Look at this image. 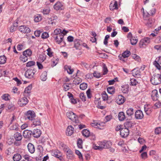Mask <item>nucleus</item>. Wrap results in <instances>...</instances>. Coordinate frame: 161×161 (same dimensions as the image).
Masks as SVG:
<instances>
[{
	"instance_id": "nucleus-1",
	"label": "nucleus",
	"mask_w": 161,
	"mask_h": 161,
	"mask_svg": "<svg viewBox=\"0 0 161 161\" xmlns=\"http://www.w3.org/2000/svg\"><path fill=\"white\" fill-rule=\"evenodd\" d=\"M152 83L154 85H157L161 83L160 75L158 74H155L152 77L151 79Z\"/></svg>"
},
{
	"instance_id": "nucleus-2",
	"label": "nucleus",
	"mask_w": 161,
	"mask_h": 161,
	"mask_svg": "<svg viewBox=\"0 0 161 161\" xmlns=\"http://www.w3.org/2000/svg\"><path fill=\"white\" fill-rule=\"evenodd\" d=\"M67 117L75 123H79V120L78 119L77 116L72 112H68L66 114Z\"/></svg>"
},
{
	"instance_id": "nucleus-3",
	"label": "nucleus",
	"mask_w": 161,
	"mask_h": 161,
	"mask_svg": "<svg viewBox=\"0 0 161 161\" xmlns=\"http://www.w3.org/2000/svg\"><path fill=\"white\" fill-rule=\"evenodd\" d=\"M64 31H65V33H64L63 34H60L59 35L56 36H53L54 38L55 42L58 44H60L61 43L63 42L64 44L65 45V43L63 42L64 35L67 33L68 31L64 30Z\"/></svg>"
},
{
	"instance_id": "nucleus-4",
	"label": "nucleus",
	"mask_w": 161,
	"mask_h": 161,
	"mask_svg": "<svg viewBox=\"0 0 161 161\" xmlns=\"http://www.w3.org/2000/svg\"><path fill=\"white\" fill-rule=\"evenodd\" d=\"M149 38L146 37L142 39L140 42L139 46L140 47H144L148 44L150 42Z\"/></svg>"
},
{
	"instance_id": "nucleus-5",
	"label": "nucleus",
	"mask_w": 161,
	"mask_h": 161,
	"mask_svg": "<svg viewBox=\"0 0 161 161\" xmlns=\"http://www.w3.org/2000/svg\"><path fill=\"white\" fill-rule=\"evenodd\" d=\"M25 117L30 120H32L35 117V114L33 111L29 110L25 114Z\"/></svg>"
},
{
	"instance_id": "nucleus-6",
	"label": "nucleus",
	"mask_w": 161,
	"mask_h": 161,
	"mask_svg": "<svg viewBox=\"0 0 161 161\" xmlns=\"http://www.w3.org/2000/svg\"><path fill=\"white\" fill-rule=\"evenodd\" d=\"M82 42L80 40L75 39L74 41V47L76 49L80 50L82 48Z\"/></svg>"
},
{
	"instance_id": "nucleus-7",
	"label": "nucleus",
	"mask_w": 161,
	"mask_h": 161,
	"mask_svg": "<svg viewBox=\"0 0 161 161\" xmlns=\"http://www.w3.org/2000/svg\"><path fill=\"white\" fill-rule=\"evenodd\" d=\"M35 72V70L34 69H28L26 71L25 76L26 78L31 79L33 77Z\"/></svg>"
},
{
	"instance_id": "nucleus-8",
	"label": "nucleus",
	"mask_w": 161,
	"mask_h": 161,
	"mask_svg": "<svg viewBox=\"0 0 161 161\" xmlns=\"http://www.w3.org/2000/svg\"><path fill=\"white\" fill-rule=\"evenodd\" d=\"M28 102V100L25 97L19 99L18 102V104L21 107L24 106Z\"/></svg>"
},
{
	"instance_id": "nucleus-9",
	"label": "nucleus",
	"mask_w": 161,
	"mask_h": 161,
	"mask_svg": "<svg viewBox=\"0 0 161 161\" xmlns=\"http://www.w3.org/2000/svg\"><path fill=\"white\" fill-rule=\"evenodd\" d=\"M19 30L22 33H28L31 31L30 29L25 25H21L19 28Z\"/></svg>"
},
{
	"instance_id": "nucleus-10",
	"label": "nucleus",
	"mask_w": 161,
	"mask_h": 161,
	"mask_svg": "<svg viewBox=\"0 0 161 161\" xmlns=\"http://www.w3.org/2000/svg\"><path fill=\"white\" fill-rule=\"evenodd\" d=\"M129 130L127 128L122 129L120 130V135L122 137H126L129 134Z\"/></svg>"
},
{
	"instance_id": "nucleus-11",
	"label": "nucleus",
	"mask_w": 161,
	"mask_h": 161,
	"mask_svg": "<svg viewBox=\"0 0 161 161\" xmlns=\"http://www.w3.org/2000/svg\"><path fill=\"white\" fill-rule=\"evenodd\" d=\"M144 116L143 113L140 110H137L135 113V117L136 119H142Z\"/></svg>"
},
{
	"instance_id": "nucleus-12",
	"label": "nucleus",
	"mask_w": 161,
	"mask_h": 161,
	"mask_svg": "<svg viewBox=\"0 0 161 161\" xmlns=\"http://www.w3.org/2000/svg\"><path fill=\"white\" fill-rule=\"evenodd\" d=\"M125 99L124 97L121 95H119L116 99V102L119 105L123 104L125 102Z\"/></svg>"
},
{
	"instance_id": "nucleus-13",
	"label": "nucleus",
	"mask_w": 161,
	"mask_h": 161,
	"mask_svg": "<svg viewBox=\"0 0 161 161\" xmlns=\"http://www.w3.org/2000/svg\"><path fill=\"white\" fill-rule=\"evenodd\" d=\"M31 88V85H29L25 88L23 93L24 96L27 97L29 96Z\"/></svg>"
},
{
	"instance_id": "nucleus-14",
	"label": "nucleus",
	"mask_w": 161,
	"mask_h": 161,
	"mask_svg": "<svg viewBox=\"0 0 161 161\" xmlns=\"http://www.w3.org/2000/svg\"><path fill=\"white\" fill-rule=\"evenodd\" d=\"M74 132V128L71 125L69 126L67 128L66 134L67 135L70 136Z\"/></svg>"
},
{
	"instance_id": "nucleus-15",
	"label": "nucleus",
	"mask_w": 161,
	"mask_h": 161,
	"mask_svg": "<svg viewBox=\"0 0 161 161\" xmlns=\"http://www.w3.org/2000/svg\"><path fill=\"white\" fill-rule=\"evenodd\" d=\"M53 7L54 9L57 10H61L64 9L63 5L59 2H57L55 3Z\"/></svg>"
},
{
	"instance_id": "nucleus-16",
	"label": "nucleus",
	"mask_w": 161,
	"mask_h": 161,
	"mask_svg": "<svg viewBox=\"0 0 161 161\" xmlns=\"http://www.w3.org/2000/svg\"><path fill=\"white\" fill-rule=\"evenodd\" d=\"M151 97L154 101L157 100L158 97V92L156 90H154L152 91Z\"/></svg>"
},
{
	"instance_id": "nucleus-17",
	"label": "nucleus",
	"mask_w": 161,
	"mask_h": 161,
	"mask_svg": "<svg viewBox=\"0 0 161 161\" xmlns=\"http://www.w3.org/2000/svg\"><path fill=\"white\" fill-rule=\"evenodd\" d=\"M32 134L34 137L38 138L40 136L41 134V131L39 129H35L33 131Z\"/></svg>"
},
{
	"instance_id": "nucleus-18",
	"label": "nucleus",
	"mask_w": 161,
	"mask_h": 161,
	"mask_svg": "<svg viewBox=\"0 0 161 161\" xmlns=\"http://www.w3.org/2000/svg\"><path fill=\"white\" fill-rule=\"evenodd\" d=\"M132 74L133 76L137 77H139L141 75L140 72L138 68H136L133 69Z\"/></svg>"
},
{
	"instance_id": "nucleus-19",
	"label": "nucleus",
	"mask_w": 161,
	"mask_h": 161,
	"mask_svg": "<svg viewBox=\"0 0 161 161\" xmlns=\"http://www.w3.org/2000/svg\"><path fill=\"white\" fill-rule=\"evenodd\" d=\"M27 147L29 152L31 153H33L35 151L34 146L31 143H29L27 145Z\"/></svg>"
},
{
	"instance_id": "nucleus-20",
	"label": "nucleus",
	"mask_w": 161,
	"mask_h": 161,
	"mask_svg": "<svg viewBox=\"0 0 161 161\" xmlns=\"http://www.w3.org/2000/svg\"><path fill=\"white\" fill-rule=\"evenodd\" d=\"M121 90L123 93H127L129 90V86L128 85H125L121 86Z\"/></svg>"
},
{
	"instance_id": "nucleus-21",
	"label": "nucleus",
	"mask_w": 161,
	"mask_h": 161,
	"mask_svg": "<svg viewBox=\"0 0 161 161\" xmlns=\"http://www.w3.org/2000/svg\"><path fill=\"white\" fill-rule=\"evenodd\" d=\"M58 145L59 147L62 149H63L64 151H66V149L69 147L64 143L62 142H59L58 143Z\"/></svg>"
},
{
	"instance_id": "nucleus-22",
	"label": "nucleus",
	"mask_w": 161,
	"mask_h": 161,
	"mask_svg": "<svg viewBox=\"0 0 161 161\" xmlns=\"http://www.w3.org/2000/svg\"><path fill=\"white\" fill-rule=\"evenodd\" d=\"M32 131L28 130H25L23 132V136L25 138H28L30 137Z\"/></svg>"
},
{
	"instance_id": "nucleus-23",
	"label": "nucleus",
	"mask_w": 161,
	"mask_h": 161,
	"mask_svg": "<svg viewBox=\"0 0 161 161\" xmlns=\"http://www.w3.org/2000/svg\"><path fill=\"white\" fill-rule=\"evenodd\" d=\"M118 117L119 120L120 121L124 120L125 118L124 113L123 112H120L119 113Z\"/></svg>"
},
{
	"instance_id": "nucleus-24",
	"label": "nucleus",
	"mask_w": 161,
	"mask_h": 161,
	"mask_svg": "<svg viewBox=\"0 0 161 161\" xmlns=\"http://www.w3.org/2000/svg\"><path fill=\"white\" fill-rule=\"evenodd\" d=\"M104 149L108 148H110L112 145V143L110 141H104Z\"/></svg>"
},
{
	"instance_id": "nucleus-25",
	"label": "nucleus",
	"mask_w": 161,
	"mask_h": 161,
	"mask_svg": "<svg viewBox=\"0 0 161 161\" xmlns=\"http://www.w3.org/2000/svg\"><path fill=\"white\" fill-rule=\"evenodd\" d=\"M66 155L67 157H69L70 158H72L73 157V152L68 147L66 151Z\"/></svg>"
},
{
	"instance_id": "nucleus-26",
	"label": "nucleus",
	"mask_w": 161,
	"mask_h": 161,
	"mask_svg": "<svg viewBox=\"0 0 161 161\" xmlns=\"http://www.w3.org/2000/svg\"><path fill=\"white\" fill-rule=\"evenodd\" d=\"M15 139L18 141H20L22 139V135L18 132L16 133L14 135Z\"/></svg>"
},
{
	"instance_id": "nucleus-27",
	"label": "nucleus",
	"mask_w": 161,
	"mask_h": 161,
	"mask_svg": "<svg viewBox=\"0 0 161 161\" xmlns=\"http://www.w3.org/2000/svg\"><path fill=\"white\" fill-rule=\"evenodd\" d=\"M41 122L38 119H35L33 122L32 124H31V127H34L36 126L39 125H41Z\"/></svg>"
},
{
	"instance_id": "nucleus-28",
	"label": "nucleus",
	"mask_w": 161,
	"mask_h": 161,
	"mask_svg": "<svg viewBox=\"0 0 161 161\" xmlns=\"http://www.w3.org/2000/svg\"><path fill=\"white\" fill-rule=\"evenodd\" d=\"M13 158L14 161H19L21 159V156L20 154L17 153L14 155Z\"/></svg>"
},
{
	"instance_id": "nucleus-29",
	"label": "nucleus",
	"mask_w": 161,
	"mask_h": 161,
	"mask_svg": "<svg viewBox=\"0 0 161 161\" xmlns=\"http://www.w3.org/2000/svg\"><path fill=\"white\" fill-rule=\"evenodd\" d=\"M47 74L46 71H44L43 72L40 76L41 80L43 81H45L47 78Z\"/></svg>"
},
{
	"instance_id": "nucleus-30",
	"label": "nucleus",
	"mask_w": 161,
	"mask_h": 161,
	"mask_svg": "<svg viewBox=\"0 0 161 161\" xmlns=\"http://www.w3.org/2000/svg\"><path fill=\"white\" fill-rule=\"evenodd\" d=\"M118 3L117 1H115L114 4L112 3L110 5V9L111 10L117 8Z\"/></svg>"
},
{
	"instance_id": "nucleus-31",
	"label": "nucleus",
	"mask_w": 161,
	"mask_h": 161,
	"mask_svg": "<svg viewBox=\"0 0 161 161\" xmlns=\"http://www.w3.org/2000/svg\"><path fill=\"white\" fill-rule=\"evenodd\" d=\"M64 33L63 32H62V30L60 29H56L54 31V34L53 36H56L60 34H63Z\"/></svg>"
},
{
	"instance_id": "nucleus-32",
	"label": "nucleus",
	"mask_w": 161,
	"mask_h": 161,
	"mask_svg": "<svg viewBox=\"0 0 161 161\" xmlns=\"http://www.w3.org/2000/svg\"><path fill=\"white\" fill-rule=\"evenodd\" d=\"M82 135L86 137H88L89 136L90 132L87 129L83 130L82 132Z\"/></svg>"
},
{
	"instance_id": "nucleus-33",
	"label": "nucleus",
	"mask_w": 161,
	"mask_h": 161,
	"mask_svg": "<svg viewBox=\"0 0 161 161\" xmlns=\"http://www.w3.org/2000/svg\"><path fill=\"white\" fill-rule=\"evenodd\" d=\"M23 53L27 57H30L31 55L32 52L30 49H28L23 52Z\"/></svg>"
},
{
	"instance_id": "nucleus-34",
	"label": "nucleus",
	"mask_w": 161,
	"mask_h": 161,
	"mask_svg": "<svg viewBox=\"0 0 161 161\" xmlns=\"http://www.w3.org/2000/svg\"><path fill=\"white\" fill-rule=\"evenodd\" d=\"M130 54V51L127 50L122 53L121 56L123 57V58H126L128 57Z\"/></svg>"
},
{
	"instance_id": "nucleus-35",
	"label": "nucleus",
	"mask_w": 161,
	"mask_h": 161,
	"mask_svg": "<svg viewBox=\"0 0 161 161\" xmlns=\"http://www.w3.org/2000/svg\"><path fill=\"white\" fill-rule=\"evenodd\" d=\"M133 110V109L132 108L128 109L126 112L127 114L129 116H130L133 115L134 114Z\"/></svg>"
},
{
	"instance_id": "nucleus-36",
	"label": "nucleus",
	"mask_w": 161,
	"mask_h": 161,
	"mask_svg": "<svg viewBox=\"0 0 161 161\" xmlns=\"http://www.w3.org/2000/svg\"><path fill=\"white\" fill-rule=\"evenodd\" d=\"M65 68L67 70V72L69 74H72L74 71L73 69L71 68V67L70 66H65Z\"/></svg>"
},
{
	"instance_id": "nucleus-37",
	"label": "nucleus",
	"mask_w": 161,
	"mask_h": 161,
	"mask_svg": "<svg viewBox=\"0 0 161 161\" xmlns=\"http://www.w3.org/2000/svg\"><path fill=\"white\" fill-rule=\"evenodd\" d=\"M114 90V88L113 86L109 87L107 89L108 92L110 94H114L115 92Z\"/></svg>"
},
{
	"instance_id": "nucleus-38",
	"label": "nucleus",
	"mask_w": 161,
	"mask_h": 161,
	"mask_svg": "<svg viewBox=\"0 0 161 161\" xmlns=\"http://www.w3.org/2000/svg\"><path fill=\"white\" fill-rule=\"evenodd\" d=\"M6 58L4 55L0 56V64H3L6 63Z\"/></svg>"
},
{
	"instance_id": "nucleus-39",
	"label": "nucleus",
	"mask_w": 161,
	"mask_h": 161,
	"mask_svg": "<svg viewBox=\"0 0 161 161\" xmlns=\"http://www.w3.org/2000/svg\"><path fill=\"white\" fill-rule=\"evenodd\" d=\"M27 56L23 54L22 55H21L20 57V59L23 62H25L26 61L28 60Z\"/></svg>"
},
{
	"instance_id": "nucleus-40",
	"label": "nucleus",
	"mask_w": 161,
	"mask_h": 161,
	"mask_svg": "<svg viewBox=\"0 0 161 161\" xmlns=\"http://www.w3.org/2000/svg\"><path fill=\"white\" fill-rule=\"evenodd\" d=\"M130 85L132 86H135L138 83V82L136 80L134 79H131L130 80Z\"/></svg>"
},
{
	"instance_id": "nucleus-41",
	"label": "nucleus",
	"mask_w": 161,
	"mask_h": 161,
	"mask_svg": "<svg viewBox=\"0 0 161 161\" xmlns=\"http://www.w3.org/2000/svg\"><path fill=\"white\" fill-rule=\"evenodd\" d=\"M102 97L103 101L108 100V97L105 92H103L102 95Z\"/></svg>"
},
{
	"instance_id": "nucleus-42",
	"label": "nucleus",
	"mask_w": 161,
	"mask_h": 161,
	"mask_svg": "<svg viewBox=\"0 0 161 161\" xmlns=\"http://www.w3.org/2000/svg\"><path fill=\"white\" fill-rule=\"evenodd\" d=\"M35 17L34 21L35 22H38L42 20V17L40 15H36Z\"/></svg>"
},
{
	"instance_id": "nucleus-43",
	"label": "nucleus",
	"mask_w": 161,
	"mask_h": 161,
	"mask_svg": "<svg viewBox=\"0 0 161 161\" xmlns=\"http://www.w3.org/2000/svg\"><path fill=\"white\" fill-rule=\"evenodd\" d=\"M70 84L68 83H65L63 84V87L64 88L65 91H67L69 89V88H70V86H69V85Z\"/></svg>"
},
{
	"instance_id": "nucleus-44",
	"label": "nucleus",
	"mask_w": 161,
	"mask_h": 161,
	"mask_svg": "<svg viewBox=\"0 0 161 161\" xmlns=\"http://www.w3.org/2000/svg\"><path fill=\"white\" fill-rule=\"evenodd\" d=\"M131 44L133 45H136L137 42V40L136 39L135 37H132L130 39Z\"/></svg>"
},
{
	"instance_id": "nucleus-45",
	"label": "nucleus",
	"mask_w": 161,
	"mask_h": 161,
	"mask_svg": "<svg viewBox=\"0 0 161 161\" xmlns=\"http://www.w3.org/2000/svg\"><path fill=\"white\" fill-rule=\"evenodd\" d=\"M50 11V8L49 7H47L43 10V13L45 14H48Z\"/></svg>"
},
{
	"instance_id": "nucleus-46",
	"label": "nucleus",
	"mask_w": 161,
	"mask_h": 161,
	"mask_svg": "<svg viewBox=\"0 0 161 161\" xmlns=\"http://www.w3.org/2000/svg\"><path fill=\"white\" fill-rule=\"evenodd\" d=\"M87 86L86 83H83L80 84V87L81 89L85 90L87 88Z\"/></svg>"
},
{
	"instance_id": "nucleus-47",
	"label": "nucleus",
	"mask_w": 161,
	"mask_h": 161,
	"mask_svg": "<svg viewBox=\"0 0 161 161\" xmlns=\"http://www.w3.org/2000/svg\"><path fill=\"white\" fill-rule=\"evenodd\" d=\"M46 59V57L44 55H40L38 58V60L40 62H43Z\"/></svg>"
},
{
	"instance_id": "nucleus-48",
	"label": "nucleus",
	"mask_w": 161,
	"mask_h": 161,
	"mask_svg": "<svg viewBox=\"0 0 161 161\" xmlns=\"http://www.w3.org/2000/svg\"><path fill=\"white\" fill-rule=\"evenodd\" d=\"M153 22V20L152 19H148L147 22L146 23V25L148 27H151L152 24Z\"/></svg>"
},
{
	"instance_id": "nucleus-49",
	"label": "nucleus",
	"mask_w": 161,
	"mask_h": 161,
	"mask_svg": "<svg viewBox=\"0 0 161 161\" xmlns=\"http://www.w3.org/2000/svg\"><path fill=\"white\" fill-rule=\"evenodd\" d=\"M35 64V62L33 61L28 62L26 64V66L27 67H30Z\"/></svg>"
},
{
	"instance_id": "nucleus-50",
	"label": "nucleus",
	"mask_w": 161,
	"mask_h": 161,
	"mask_svg": "<svg viewBox=\"0 0 161 161\" xmlns=\"http://www.w3.org/2000/svg\"><path fill=\"white\" fill-rule=\"evenodd\" d=\"M9 95L8 94H3L2 96V99L8 101L9 100Z\"/></svg>"
},
{
	"instance_id": "nucleus-51",
	"label": "nucleus",
	"mask_w": 161,
	"mask_h": 161,
	"mask_svg": "<svg viewBox=\"0 0 161 161\" xmlns=\"http://www.w3.org/2000/svg\"><path fill=\"white\" fill-rule=\"evenodd\" d=\"M80 99L83 101H85L86 100V97L84 93H81L80 94Z\"/></svg>"
},
{
	"instance_id": "nucleus-52",
	"label": "nucleus",
	"mask_w": 161,
	"mask_h": 161,
	"mask_svg": "<svg viewBox=\"0 0 161 161\" xmlns=\"http://www.w3.org/2000/svg\"><path fill=\"white\" fill-rule=\"evenodd\" d=\"M153 64L159 70L161 69V66L160 65V63H158L157 61H155L153 63Z\"/></svg>"
},
{
	"instance_id": "nucleus-53",
	"label": "nucleus",
	"mask_w": 161,
	"mask_h": 161,
	"mask_svg": "<svg viewBox=\"0 0 161 161\" xmlns=\"http://www.w3.org/2000/svg\"><path fill=\"white\" fill-rule=\"evenodd\" d=\"M91 125L92 126L96 128H98L100 127V125L98 123L95 121H94L93 123H92Z\"/></svg>"
},
{
	"instance_id": "nucleus-54",
	"label": "nucleus",
	"mask_w": 161,
	"mask_h": 161,
	"mask_svg": "<svg viewBox=\"0 0 161 161\" xmlns=\"http://www.w3.org/2000/svg\"><path fill=\"white\" fill-rule=\"evenodd\" d=\"M161 107V103L159 102H157L155 103L154 106L153 107L154 109L159 108Z\"/></svg>"
},
{
	"instance_id": "nucleus-55",
	"label": "nucleus",
	"mask_w": 161,
	"mask_h": 161,
	"mask_svg": "<svg viewBox=\"0 0 161 161\" xmlns=\"http://www.w3.org/2000/svg\"><path fill=\"white\" fill-rule=\"evenodd\" d=\"M82 141L81 140L79 139L77 141V145L79 148H82Z\"/></svg>"
},
{
	"instance_id": "nucleus-56",
	"label": "nucleus",
	"mask_w": 161,
	"mask_h": 161,
	"mask_svg": "<svg viewBox=\"0 0 161 161\" xmlns=\"http://www.w3.org/2000/svg\"><path fill=\"white\" fill-rule=\"evenodd\" d=\"M18 127V124L16 123L14 125H12L10 127V129L11 130H16Z\"/></svg>"
},
{
	"instance_id": "nucleus-57",
	"label": "nucleus",
	"mask_w": 161,
	"mask_h": 161,
	"mask_svg": "<svg viewBox=\"0 0 161 161\" xmlns=\"http://www.w3.org/2000/svg\"><path fill=\"white\" fill-rule=\"evenodd\" d=\"M48 37V34L46 32H44L42 33L41 37L43 39H46Z\"/></svg>"
},
{
	"instance_id": "nucleus-58",
	"label": "nucleus",
	"mask_w": 161,
	"mask_h": 161,
	"mask_svg": "<svg viewBox=\"0 0 161 161\" xmlns=\"http://www.w3.org/2000/svg\"><path fill=\"white\" fill-rule=\"evenodd\" d=\"M155 132L157 134H158L161 133V127H158L156 128L155 129Z\"/></svg>"
},
{
	"instance_id": "nucleus-59",
	"label": "nucleus",
	"mask_w": 161,
	"mask_h": 161,
	"mask_svg": "<svg viewBox=\"0 0 161 161\" xmlns=\"http://www.w3.org/2000/svg\"><path fill=\"white\" fill-rule=\"evenodd\" d=\"M145 111L146 114L147 115H150L151 113V109L149 108H147L146 107H144Z\"/></svg>"
},
{
	"instance_id": "nucleus-60",
	"label": "nucleus",
	"mask_w": 161,
	"mask_h": 161,
	"mask_svg": "<svg viewBox=\"0 0 161 161\" xmlns=\"http://www.w3.org/2000/svg\"><path fill=\"white\" fill-rule=\"evenodd\" d=\"M98 145L100 146V148H102V150L104 149L103 142H98Z\"/></svg>"
},
{
	"instance_id": "nucleus-61",
	"label": "nucleus",
	"mask_w": 161,
	"mask_h": 161,
	"mask_svg": "<svg viewBox=\"0 0 161 161\" xmlns=\"http://www.w3.org/2000/svg\"><path fill=\"white\" fill-rule=\"evenodd\" d=\"M141 157L142 159H145L147 158V154L146 152H144L141 154Z\"/></svg>"
},
{
	"instance_id": "nucleus-62",
	"label": "nucleus",
	"mask_w": 161,
	"mask_h": 161,
	"mask_svg": "<svg viewBox=\"0 0 161 161\" xmlns=\"http://www.w3.org/2000/svg\"><path fill=\"white\" fill-rule=\"evenodd\" d=\"M75 152L76 154L79 156V158L80 159H82L83 157L82 155L79 151L78 150H76Z\"/></svg>"
},
{
	"instance_id": "nucleus-63",
	"label": "nucleus",
	"mask_w": 161,
	"mask_h": 161,
	"mask_svg": "<svg viewBox=\"0 0 161 161\" xmlns=\"http://www.w3.org/2000/svg\"><path fill=\"white\" fill-rule=\"evenodd\" d=\"M109 37V36L108 35H107L105 37V39L103 43L104 44L106 45L108 43V40Z\"/></svg>"
},
{
	"instance_id": "nucleus-64",
	"label": "nucleus",
	"mask_w": 161,
	"mask_h": 161,
	"mask_svg": "<svg viewBox=\"0 0 161 161\" xmlns=\"http://www.w3.org/2000/svg\"><path fill=\"white\" fill-rule=\"evenodd\" d=\"M94 76L97 78H99L101 76V75L99 73L97 72H94L93 73Z\"/></svg>"
}]
</instances>
